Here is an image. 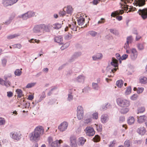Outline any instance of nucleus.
<instances>
[{
	"instance_id": "bb28decb",
	"label": "nucleus",
	"mask_w": 147,
	"mask_h": 147,
	"mask_svg": "<svg viewBox=\"0 0 147 147\" xmlns=\"http://www.w3.org/2000/svg\"><path fill=\"white\" fill-rule=\"evenodd\" d=\"M81 54L82 53L81 52H75L73 55L72 57H71V58L72 60H74L81 55Z\"/></svg>"
},
{
	"instance_id": "774afa93",
	"label": "nucleus",
	"mask_w": 147,
	"mask_h": 147,
	"mask_svg": "<svg viewBox=\"0 0 147 147\" xmlns=\"http://www.w3.org/2000/svg\"><path fill=\"white\" fill-rule=\"evenodd\" d=\"M71 34L68 33L65 36L64 38L65 39L69 40L71 38Z\"/></svg>"
},
{
	"instance_id": "ea45409f",
	"label": "nucleus",
	"mask_w": 147,
	"mask_h": 147,
	"mask_svg": "<svg viewBox=\"0 0 147 147\" xmlns=\"http://www.w3.org/2000/svg\"><path fill=\"white\" fill-rule=\"evenodd\" d=\"M16 92L18 94V96L20 98L23 96L22 91L20 89H17L16 90Z\"/></svg>"
},
{
	"instance_id": "3c124183",
	"label": "nucleus",
	"mask_w": 147,
	"mask_h": 147,
	"mask_svg": "<svg viewBox=\"0 0 147 147\" xmlns=\"http://www.w3.org/2000/svg\"><path fill=\"white\" fill-rule=\"evenodd\" d=\"M116 143V141L115 140H114L113 141L110 142V144L109 145V147H113Z\"/></svg>"
},
{
	"instance_id": "e2e57ef3",
	"label": "nucleus",
	"mask_w": 147,
	"mask_h": 147,
	"mask_svg": "<svg viewBox=\"0 0 147 147\" xmlns=\"http://www.w3.org/2000/svg\"><path fill=\"white\" fill-rule=\"evenodd\" d=\"M125 120V118L123 116L120 117L119 118V121L120 123H122Z\"/></svg>"
},
{
	"instance_id": "5fc2aeb1",
	"label": "nucleus",
	"mask_w": 147,
	"mask_h": 147,
	"mask_svg": "<svg viewBox=\"0 0 147 147\" xmlns=\"http://www.w3.org/2000/svg\"><path fill=\"white\" fill-rule=\"evenodd\" d=\"M66 13L64 8L63 9V10L62 11H60L59 12V13L60 16H64L65 15V13Z\"/></svg>"
},
{
	"instance_id": "c03bdc74",
	"label": "nucleus",
	"mask_w": 147,
	"mask_h": 147,
	"mask_svg": "<svg viewBox=\"0 0 147 147\" xmlns=\"http://www.w3.org/2000/svg\"><path fill=\"white\" fill-rule=\"evenodd\" d=\"M137 47L139 50H142L144 49V45L141 43H139L137 45Z\"/></svg>"
},
{
	"instance_id": "412c9836",
	"label": "nucleus",
	"mask_w": 147,
	"mask_h": 147,
	"mask_svg": "<svg viewBox=\"0 0 147 147\" xmlns=\"http://www.w3.org/2000/svg\"><path fill=\"white\" fill-rule=\"evenodd\" d=\"M55 42L59 43L60 44H62L63 43V38L61 36H55L54 38Z\"/></svg>"
},
{
	"instance_id": "2eb2a0df",
	"label": "nucleus",
	"mask_w": 147,
	"mask_h": 147,
	"mask_svg": "<svg viewBox=\"0 0 147 147\" xmlns=\"http://www.w3.org/2000/svg\"><path fill=\"white\" fill-rule=\"evenodd\" d=\"M133 40V38L131 36H129L127 38L126 42L125 44L124 47L125 49H127L129 47V44L131 43Z\"/></svg>"
},
{
	"instance_id": "1a4fd4ad",
	"label": "nucleus",
	"mask_w": 147,
	"mask_h": 147,
	"mask_svg": "<svg viewBox=\"0 0 147 147\" xmlns=\"http://www.w3.org/2000/svg\"><path fill=\"white\" fill-rule=\"evenodd\" d=\"M19 0H4L2 3L4 6L7 7L11 6L16 3Z\"/></svg>"
},
{
	"instance_id": "dca6fc26",
	"label": "nucleus",
	"mask_w": 147,
	"mask_h": 147,
	"mask_svg": "<svg viewBox=\"0 0 147 147\" xmlns=\"http://www.w3.org/2000/svg\"><path fill=\"white\" fill-rule=\"evenodd\" d=\"M109 117L107 114H103L101 116L100 121L102 123L104 124L108 121Z\"/></svg>"
},
{
	"instance_id": "09e8293b",
	"label": "nucleus",
	"mask_w": 147,
	"mask_h": 147,
	"mask_svg": "<svg viewBox=\"0 0 147 147\" xmlns=\"http://www.w3.org/2000/svg\"><path fill=\"white\" fill-rule=\"evenodd\" d=\"M88 34L94 37L97 35V33L94 31H91L88 32Z\"/></svg>"
},
{
	"instance_id": "cd10ccee",
	"label": "nucleus",
	"mask_w": 147,
	"mask_h": 147,
	"mask_svg": "<svg viewBox=\"0 0 147 147\" xmlns=\"http://www.w3.org/2000/svg\"><path fill=\"white\" fill-rule=\"evenodd\" d=\"M78 24L79 26L82 25L85 21V19L84 18L80 17L78 18L77 20Z\"/></svg>"
},
{
	"instance_id": "0e129e2a",
	"label": "nucleus",
	"mask_w": 147,
	"mask_h": 147,
	"mask_svg": "<svg viewBox=\"0 0 147 147\" xmlns=\"http://www.w3.org/2000/svg\"><path fill=\"white\" fill-rule=\"evenodd\" d=\"M91 120L90 118L84 120V123L86 124H89L91 122Z\"/></svg>"
},
{
	"instance_id": "338daca9",
	"label": "nucleus",
	"mask_w": 147,
	"mask_h": 147,
	"mask_svg": "<svg viewBox=\"0 0 147 147\" xmlns=\"http://www.w3.org/2000/svg\"><path fill=\"white\" fill-rule=\"evenodd\" d=\"M128 55L126 54H123L121 57V60H125L127 57Z\"/></svg>"
},
{
	"instance_id": "b1692460",
	"label": "nucleus",
	"mask_w": 147,
	"mask_h": 147,
	"mask_svg": "<svg viewBox=\"0 0 147 147\" xmlns=\"http://www.w3.org/2000/svg\"><path fill=\"white\" fill-rule=\"evenodd\" d=\"M64 9L67 13L71 15L73 11V9L71 6H68L67 7L64 8Z\"/></svg>"
},
{
	"instance_id": "a211bd4d",
	"label": "nucleus",
	"mask_w": 147,
	"mask_h": 147,
	"mask_svg": "<svg viewBox=\"0 0 147 147\" xmlns=\"http://www.w3.org/2000/svg\"><path fill=\"white\" fill-rule=\"evenodd\" d=\"M86 141V140L83 137H80L78 139V144L79 146H82Z\"/></svg>"
},
{
	"instance_id": "39448f33",
	"label": "nucleus",
	"mask_w": 147,
	"mask_h": 147,
	"mask_svg": "<svg viewBox=\"0 0 147 147\" xmlns=\"http://www.w3.org/2000/svg\"><path fill=\"white\" fill-rule=\"evenodd\" d=\"M48 142L51 147H57L60 146V144L62 142L61 140H57L54 142H52V138L49 137L48 138Z\"/></svg>"
},
{
	"instance_id": "4d7b16f0",
	"label": "nucleus",
	"mask_w": 147,
	"mask_h": 147,
	"mask_svg": "<svg viewBox=\"0 0 147 147\" xmlns=\"http://www.w3.org/2000/svg\"><path fill=\"white\" fill-rule=\"evenodd\" d=\"M30 42L31 43H35L36 42L37 43H39L40 41L36 39H32L29 40Z\"/></svg>"
},
{
	"instance_id": "393cba45",
	"label": "nucleus",
	"mask_w": 147,
	"mask_h": 147,
	"mask_svg": "<svg viewBox=\"0 0 147 147\" xmlns=\"http://www.w3.org/2000/svg\"><path fill=\"white\" fill-rule=\"evenodd\" d=\"M139 81L142 84H144L147 82V78L145 77L141 76L139 78Z\"/></svg>"
},
{
	"instance_id": "5701e85b",
	"label": "nucleus",
	"mask_w": 147,
	"mask_h": 147,
	"mask_svg": "<svg viewBox=\"0 0 147 147\" xmlns=\"http://www.w3.org/2000/svg\"><path fill=\"white\" fill-rule=\"evenodd\" d=\"M103 57L102 54L101 53H97L96 55L92 57V59L94 61L101 59Z\"/></svg>"
},
{
	"instance_id": "052dcab7",
	"label": "nucleus",
	"mask_w": 147,
	"mask_h": 147,
	"mask_svg": "<svg viewBox=\"0 0 147 147\" xmlns=\"http://www.w3.org/2000/svg\"><path fill=\"white\" fill-rule=\"evenodd\" d=\"M98 113H95L93 115V118L95 119H97L98 118Z\"/></svg>"
},
{
	"instance_id": "37998d69",
	"label": "nucleus",
	"mask_w": 147,
	"mask_h": 147,
	"mask_svg": "<svg viewBox=\"0 0 147 147\" xmlns=\"http://www.w3.org/2000/svg\"><path fill=\"white\" fill-rule=\"evenodd\" d=\"M76 24L75 23H73V24L69 25V28L74 31L76 30V28L75 27Z\"/></svg>"
},
{
	"instance_id": "f257e3e1",
	"label": "nucleus",
	"mask_w": 147,
	"mask_h": 147,
	"mask_svg": "<svg viewBox=\"0 0 147 147\" xmlns=\"http://www.w3.org/2000/svg\"><path fill=\"white\" fill-rule=\"evenodd\" d=\"M44 131L43 127L41 126L36 127L34 131L29 134L30 141L32 142H37L39 140L40 135L43 134Z\"/></svg>"
},
{
	"instance_id": "c85d7f7f",
	"label": "nucleus",
	"mask_w": 147,
	"mask_h": 147,
	"mask_svg": "<svg viewBox=\"0 0 147 147\" xmlns=\"http://www.w3.org/2000/svg\"><path fill=\"white\" fill-rule=\"evenodd\" d=\"M52 26L53 29H58L61 27V24L58 23H56L52 25Z\"/></svg>"
},
{
	"instance_id": "bf43d9fd",
	"label": "nucleus",
	"mask_w": 147,
	"mask_h": 147,
	"mask_svg": "<svg viewBox=\"0 0 147 147\" xmlns=\"http://www.w3.org/2000/svg\"><path fill=\"white\" fill-rule=\"evenodd\" d=\"M144 89V88L142 87L138 88L137 90V93L139 94L142 93Z\"/></svg>"
},
{
	"instance_id": "e433bc0d",
	"label": "nucleus",
	"mask_w": 147,
	"mask_h": 147,
	"mask_svg": "<svg viewBox=\"0 0 147 147\" xmlns=\"http://www.w3.org/2000/svg\"><path fill=\"white\" fill-rule=\"evenodd\" d=\"M29 18H31L35 16L34 12L32 11H29L27 12Z\"/></svg>"
},
{
	"instance_id": "4c0bfd02",
	"label": "nucleus",
	"mask_w": 147,
	"mask_h": 147,
	"mask_svg": "<svg viewBox=\"0 0 147 147\" xmlns=\"http://www.w3.org/2000/svg\"><path fill=\"white\" fill-rule=\"evenodd\" d=\"M131 86H129L127 87V89L125 92V95H128L130 94L131 92Z\"/></svg>"
},
{
	"instance_id": "aec40b11",
	"label": "nucleus",
	"mask_w": 147,
	"mask_h": 147,
	"mask_svg": "<svg viewBox=\"0 0 147 147\" xmlns=\"http://www.w3.org/2000/svg\"><path fill=\"white\" fill-rule=\"evenodd\" d=\"M137 131L140 135H143L146 133V129L143 127H140L137 129Z\"/></svg>"
},
{
	"instance_id": "8fccbe9b",
	"label": "nucleus",
	"mask_w": 147,
	"mask_h": 147,
	"mask_svg": "<svg viewBox=\"0 0 147 147\" xmlns=\"http://www.w3.org/2000/svg\"><path fill=\"white\" fill-rule=\"evenodd\" d=\"M73 96L72 95L71 93H70L68 94V97L67 100L69 101H70L73 99Z\"/></svg>"
},
{
	"instance_id": "f03ea898",
	"label": "nucleus",
	"mask_w": 147,
	"mask_h": 147,
	"mask_svg": "<svg viewBox=\"0 0 147 147\" xmlns=\"http://www.w3.org/2000/svg\"><path fill=\"white\" fill-rule=\"evenodd\" d=\"M117 60L115 58H112L111 64L108 66L106 69V71L109 77H113L114 75V73L117 70L116 67L117 66Z\"/></svg>"
},
{
	"instance_id": "6ab92c4d",
	"label": "nucleus",
	"mask_w": 147,
	"mask_h": 147,
	"mask_svg": "<svg viewBox=\"0 0 147 147\" xmlns=\"http://www.w3.org/2000/svg\"><path fill=\"white\" fill-rule=\"evenodd\" d=\"M147 119V116L143 115L140 116L138 118V121L140 123L144 122Z\"/></svg>"
},
{
	"instance_id": "a18cd8bd",
	"label": "nucleus",
	"mask_w": 147,
	"mask_h": 147,
	"mask_svg": "<svg viewBox=\"0 0 147 147\" xmlns=\"http://www.w3.org/2000/svg\"><path fill=\"white\" fill-rule=\"evenodd\" d=\"M21 69H21L20 70L19 69H16L14 72L15 75L17 76H20V75L22 73V71L21 70Z\"/></svg>"
},
{
	"instance_id": "58836bf2",
	"label": "nucleus",
	"mask_w": 147,
	"mask_h": 147,
	"mask_svg": "<svg viewBox=\"0 0 147 147\" xmlns=\"http://www.w3.org/2000/svg\"><path fill=\"white\" fill-rule=\"evenodd\" d=\"M93 141L94 142H99L100 140V136L98 135H96L93 139Z\"/></svg>"
},
{
	"instance_id": "a19ab883",
	"label": "nucleus",
	"mask_w": 147,
	"mask_h": 147,
	"mask_svg": "<svg viewBox=\"0 0 147 147\" xmlns=\"http://www.w3.org/2000/svg\"><path fill=\"white\" fill-rule=\"evenodd\" d=\"M145 110V108L143 107H141L139 108L137 110V113H142L144 112Z\"/></svg>"
},
{
	"instance_id": "de8ad7c7",
	"label": "nucleus",
	"mask_w": 147,
	"mask_h": 147,
	"mask_svg": "<svg viewBox=\"0 0 147 147\" xmlns=\"http://www.w3.org/2000/svg\"><path fill=\"white\" fill-rule=\"evenodd\" d=\"M21 104L25 106V108H26L27 106L29 107L30 105V104L29 103H27L26 102V101H25L24 100H23L21 101Z\"/></svg>"
},
{
	"instance_id": "6e6d98bb",
	"label": "nucleus",
	"mask_w": 147,
	"mask_h": 147,
	"mask_svg": "<svg viewBox=\"0 0 147 147\" xmlns=\"http://www.w3.org/2000/svg\"><path fill=\"white\" fill-rule=\"evenodd\" d=\"M128 6L127 5H121V7L122 9H123V10L126 11L128 9Z\"/></svg>"
},
{
	"instance_id": "49530a36",
	"label": "nucleus",
	"mask_w": 147,
	"mask_h": 147,
	"mask_svg": "<svg viewBox=\"0 0 147 147\" xmlns=\"http://www.w3.org/2000/svg\"><path fill=\"white\" fill-rule=\"evenodd\" d=\"M131 142L129 140H126L124 142V145L125 147H130Z\"/></svg>"
},
{
	"instance_id": "f704fd0d",
	"label": "nucleus",
	"mask_w": 147,
	"mask_h": 147,
	"mask_svg": "<svg viewBox=\"0 0 147 147\" xmlns=\"http://www.w3.org/2000/svg\"><path fill=\"white\" fill-rule=\"evenodd\" d=\"M123 81L122 80H118L116 82V85L118 86V87L121 88L122 87V86L123 85Z\"/></svg>"
},
{
	"instance_id": "2f4dec72",
	"label": "nucleus",
	"mask_w": 147,
	"mask_h": 147,
	"mask_svg": "<svg viewBox=\"0 0 147 147\" xmlns=\"http://www.w3.org/2000/svg\"><path fill=\"white\" fill-rule=\"evenodd\" d=\"M129 110V109L128 107H125L121 109L120 110V112L121 113L125 114L127 113Z\"/></svg>"
},
{
	"instance_id": "c756f323",
	"label": "nucleus",
	"mask_w": 147,
	"mask_h": 147,
	"mask_svg": "<svg viewBox=\"0 0 147 147\" xmlns=\"http://www.w3.org/2000/svg\"><path fill=\"white\" fill-rule=\"evenodd\" d=\"M111 107V105L109 103H107L103 105L101 107V109L104 111L106 110L108 108H109Z\"/></svg>"
},
{
	"instance_id": "f3484780",
	"label": "nucleus",
	"mask_w": 147,
	"mask_h": 147,
	"mask_svg": "<svg viewBox=\"0 0 147 147\" xmlns=\"http://www.w3.org/2000/svg\"><path fill=\"white\" fill-rule=\"evenodd\" d=\"M146 0H135L136 6L142 7L146 3Z\"/></svg>"
},
{
	"instance_id": "6e6552de",
	"label": "nucleus",
	"mask_w": 147,
	"mask_h": 147,
	"mask_svg": "<svg viewBox=\"0 0 147 147\" xmlns=\"http://www.w3.org/2000/svg\"><path fill=\"white\" fill-rule=\"evenodd\" d=\"M42 31L43 33L45 32H50L52 28V25L48 24L45 25L42 24Z\"/></svg>"
},
{
	"instance_id": "864d4df0",
	"label": "nucleus",
	"mask_w": 147,
	"mask_h": 147,
	"mask_svg": "<svg viewBox=\"0 0 147 147\" xmlns=\"http://www.w3.org/2000/svg\"><path fill=\"white\" fill-rule=\"evenodd\" d=\"M97 130L98 131H101L102 129V125L101 124L96 125Z\"/></svg>"
},
{
	"instance_id": "4be33fe9",
	"label": "nucleus",
	"mask_w": 147,
	"mask_h": 147,
	"mask_svg": "<svg viewBox=\"0 0 147 147\" xmlns=\"http://www.w3.org/2000/svg\"><path fill=\"white\" fill-rule=\"evenodd\" d=\"M124 12L123 11L122 9H120L112 12L111 14V17H115L116 16L119 15V14H122Z\"/></svg>"
},
{
	"instance_id": "20e7f679",
	"label": "nucleus",
	"mask_w": 147,
	"mask_h": 147,
	"mask_svg": "<svg viewBox=\"0 0 147 147\" xmlns=\"http://www.w3.org/2000/svg\"><path fill=\"white\" fill-rule=\"evenodd\" d=\"M117 102L119 106L122 108L128 107L130 105L129 101L125 99H118Z\"/></svg>"
},
{
	"instance_id": "a878e982",
	"label": "nucleus",
	"mask_w": 147,
	"mask_h": 147,
	"mask_svg": "<svg viewBox=\"0 0 147 147\" xmlns=\"http://www.w3.org/2000/svg\"><path fill=\"white\" fill-rule=\"evenodd\" d=\"M92 88L95 90H98L100 88V87L97 83L92 82Z\"/></svg>"
},
{
	"instance_id": "9d476101",
	"label": "nucleus",
	"mask_w": 147,
	"mask_h": 147,
	"mask_svg": "<svg viewBox=\"0 0 147 147\" xmlns=\"http://www.w3.org/2000/svg\"><path fill=\"white\" fill-rule=\"evenodd\" d=\"M21 134L20 132L13 131L10 133V136L13 139L19 140L21 138Z\"/></svg>"
},
{
	"instance_id": "ddd939ff",
	"label": "nucleus",
	"mask_w": 147,
	"mask_h": 147,
	"mask_svg": "<svg viewBox=\"0 0 147 147\" xmlns=\"http://www.w3.org/2000/svg\"><path fill=\"white\" fill-rule=\"evenodd\" d=\"M85 79V77L83 75H80L73 79V80L78 83H83Z\"/></svg>"
},
{
	"instance_id": "4468645a",
	"label": "nucleus",
	"mask_w": 147,
	"mask_h": 147,
	"mask_svg": "<svg viewBox=\"0 0 147 147\" xmlns=\"http://www.w3.org/2000/svg\"><path fill=\"white\" fill-rule=\"evenodd\" d=\"M70 145L71 147H76L77 144L76 143V138L74 136H71L70 138Z\"/></svg>"
},
{
	"instance_id": "69168bd1",
	"label": "nucleus",
	"mask_w": 147,
	"mask_h": 147,
	"mask_svg": "<svg viewBox=\"0 0 147 147\" xmlns=\"http://www.w3.org/2000/svg\"><path fill=\"white\" fill-rule=\"evenodd\" d=\"M116 57L117 59L121 63V57L120 55L118 53H117L116 54Z\"/></svg>"
},
{
	"instance_id": "79ce46f5",
	"label": "nucleus",
	"mask_w": 147,
	"mask_h": 147,
	"mask_svg": "<svg viewBox=\"0 0 147 147\" xmlns=\"http://www.w3.org/2000/svg\"><path fill=\"white\" fill-rule=\"evenodd\" d=\"M36 84V82L28 83L26 86V88H30L34 86Z\"/></svg>"
},
{
	"instance_id": "7ed1b4c3",
	"label": "nucleus",
	"mask_w": 147,
	"mask_h": 147,
	"mask_svg": "<svg viewBox=\"0 0 147 147\" xmlns=\"http://www.w3.org/2000/svg\"><path fill=\"white\" fill-rule=\"evenodd\" d=\"M126 52L130 54V58L132 60H135L138 57V52L135 49L132 48L129 50H126Z\"/></svg>"
},
{
	"instance_id": "0eeeda50",
	"label": "nucleus",
	"mask_w": 147,
	"mask_h": 147,
	"mask_svg": "<svg viewBox=\"0 0 147 147\" xmlns=\"http://www.w3.org/2000/svg\"><path fill=\"white\" fill-rule=\"evenodd\" d=\"M84 131L86 135L89 136H93L95 134L94 129L91 126L87 127Z\"/></svg>"
},
{
	"instance_id": "7c9ffc66",
	"label": "nucleus",
	"mask_w": 147,
	"mask_h": 147,
	"mask_svg": "<svg viewBox=\"0 0 147 147\" xmlns=\"http://www.w3.org/2000/svg\"><path fill=\"white\" fill-rule=\"evenodd\" d=\"M134 119L133 117H129L127 120L128 123L129 125H131L134 123Z\"/></svg>"
},
{
	"instance_id": "603ef678",
	"label": "nucleus",
	"mask_w": 147,
	"mask_h": 147,
	"mask_svg": "<svg viewBox=\"0 0 147 147\" xmlns=\"http://www.w3.org/2000/svg\"><path fill=\"white\" fill-rule=\"evenodd\" d=\"M4 84L2 85H5L7 87H9L10 86V82L9 81H4Z\"/></svg>"
},
{
	"instance_id": "c9c22d12",
	"label": "nucleus",
	"mask_w": 147,
	"mask_h": 147,
	"mask_svg": "<svg viewBox=\"0 0 147 147\" xmlns=\"http://www.w3.org/2000/svg\"><path fill=\"white\" fill-rule=\"evenodd\" d=\"M19 35H20L19 34H14L10 35L7 36V38L9 39H13L19 36Z\"/></svg>"
},
{
	"instance_id": "473e14b6",
	"label": "nucleus",
	"mask_w": 147,
	"mask_h": 147,
	"mask_svg": "<svg viewBox=\"0 0 147 147\" xmlns=\"http://www.w3.org/2000/svg\"><path fill=\"white\" fill-rule=\"evenodd\" d=\"M19 17L20 18H22L24 20H26L29 18L27 12L19 16Z\"/></svg>"
},
{
	"instance_id": "72a5a7b5",
	"label": "nucleus",
	"mask_w": 147,
	"mask_h": 147,
	"mask_svg": "<svg viewBox=\"0 0 147 147\" xmlns=\"http://www.w3.org/2000/svg\"><path fill=\"white\" fill-rule=\"evenodd\" d=\"M109 30L111 33L116 36H118L119 35V33L118 31L115 29H111Z\"/></svg>"
},
{
	"instance_id": "680f3d73",
	"label": "nucleus",
	"mask_w": 147,
	"mask_h": 147,
	"mask_svg": "<svg viewBox=\"0 0 147 147\" xmlns=\"http://www.w3.org/2000/svg\"><path fill=\"white\" fill-rule=\"evenodd\" d=\"M138 97V95L137 94H134L131 97V99L135 100Z\"/></svg>"
},
{
	"instance_id": "f8f14e48",
	"label": "nucleus",
	"mask_w": 147,
	"mask_h": 147,
	"mask_svg": "<svg viewBox=\"0 0 147 147\" xmlns=\"http://www.w3.org/2000/svg\"><path fill=\"white\" fill-rule=\"evenodd\" d=\"M68 125V123L67 122L64 121L60 124L58 128L61 131L63 132L67 129Z\"/></svg>"
},
{
	"instance_id": "13d9d810",
	"label": "nucleus",
	"mask_w": 147,
	"mask_h": 147,
	"mask_svg": "<svg viewBox=\"0 0 147 147\" xmlns=\"http://www.w3.org/2000/svg\"><path fill=\"white\" fill-rule=\"evenodd\" d=\"M5 120L4 118H0V125H3L5 124Z\"/></svg>"
},
{
	"instance_id": "9b49d317",
	"label": "nucleus",
	"mask_w": 147,
	"mask_h": 147,
	"mask_svg": "<svg viewBox=\"0 0 147 147\" xmlns=\"http://www.w3.org/2000/svg\"><path fill=\"white\" fill-rule=\"evenodd\" d=\"M33 32L35 33H42V24L35 26L32 30Z\"/></svg>"
},
{
	"instance_id": "423d86ee",
	"label": "nucleus",
	"mask_w": 147,
	"mask_h": 147,
	"mask_svg": "<svg viewBox=\"0 0 147 147\" xmlns=\"http://www.w3.org/2000/svg\"><path fill=\"white\" fill-rule=\"evenodd\" d=\"M77 117L79 120L83 118L84 115V109L82 106H78L77 108Z\"/></svg>"
}]
</instances>
